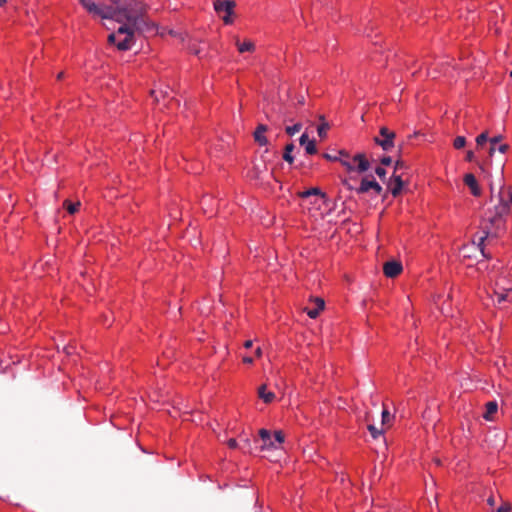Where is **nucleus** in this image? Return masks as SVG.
Listing matches in <instances>:
<instances>
[{
	"mask_svg": "<svg viewBox=\"0 0 512 512\" xmlns=\"http://www.w3.org/2000/svg\"><path fill=\"white\" fill-rule=\"evenodd\" d=\"M83 7L93 16L102 19H112L122 25L116 32L108 36V42L114 44L118 50H129L134 44L135 33L152 31L155 28L147 16L149 6L145 2L130 1L118 10L100 8L92 0H79Z\"/></svg>",
	"mask_w": 512,
	"mask_h": 512,
	"instance_id": "nucleus-1",
	"label": "nucleus"
},
{
	"mask_svg": "<svg viewBox=\"0 0 512 512\" xmlns=\"http://www.w3.org/2000/svg\"><path fill=\"white\" fill-rule=\"evenodd\" d=\"M498 204L494 206V215L485 223H483L482 236L479 237L478 240V248L483 257L489 258L485 253L484 242L488 238H496L498 237V225L502 219V217L506 216L510 212V204H512V187H505V185H501L500 190L497 195Z\"/></svg>",
	"mask_w": 512,
	"mask_h": 512,
	"instance_id": "nucleus-2",
	"label": "nucleus"
},
{
	"mask_svg": "<svg viewBox=\"0 0 512 512\" xmlns=\"http://www.w3.org/2000/svg\"><path fill=\"white\" fill-rule=\"evenodd\" d=\"M379 133L382 138L375 137L374 142L381 146V148L385 151L391 150L394 147V139L396 137L395 132L383 126L380 128Z\"/></svg>",
	"mask_w": 512,
	"mask_h": 512,
	"instance_id": "nucleus-3",
	"label": "nucleus"
},
{
	"mask_svg": "<svg viewBox=\"0 0 512 512\" xmlns=\"http://www.w3.org/2000/svg\"><path fill=\"white\" fill-rule=\"evenodd\" d=\"M369 190H373L377 195L382 193V187L374 179L369 180L367 177L361 180L360 186L356 189L358 194H364Z\"/></svg>",
	"mask_w": 512,
	"mask_h": 512,
	"instance_id": "nucleus-4",
	"label": "nucleus"
},
{
	"mask_svg": "<svg viewBox=\"0 0 512 512\" xmlns=\"http://www.w3.org/2000/svg\"><path fill=\"white\" fill-rule=\"evenodd\" d=\"M403 270V266L400 261L391 260L387 261L383 265V272L388 278L397 277Z\"/></svg>",
	"mask_w": 512,
	"mask_h": 512,
	"instance_id": "nucleus-5",
	"label": "nucleus"
},
{
	"mask_svg": "<svg viewBox=\"0 0 512 512\" xmlns=\"http://www.w3.org/2000/svg\"><path fill=\"white\" fill-rule=\"evenodd\" d=\"M503 139L502 135H497L489 139L490 148L488 151L489 157H493L496 151L505 154L509 150L508 144H498Z\"/></svg>",
	"mask_w": 512,
	"mask_h": 512,
	"instance_id": "nucleus-6",
	"label": "nucleus"
},
{
	"mask_svg": "<svg viewBox=\"0 0 512 512\" xmlns=\"http://www.w3.org/2000/svg\"><path fill=\"white\" fill-rule=\"evenodd\" d=\"M236 6L232 0H215L214 9L218 14H233V9Z\"/></svg>",
	"mask_w": 512,
	"mask_h": 512,
	"instance_id": "nucleus-7",
	"label": "nucleus"
},
{
	"mask_svg": "<svg viewBox=\"0 0 512 512\" xmlns=\"http://www.w3.org/2000/svg\"><path fill=\"white\" fill-rule=\"evenodd\" d=\"M268 131V126L264 124H259L256 127V130L253 133V137L256 143L261 146H266L268 144V139L265 136V133Z\"/></svg>",
	"mask_w": 512,
	"mask_h": 512,
	"instance_id": "nucleus-8",
	"label": "nucleus"
},
{
	"mask_svg": "<svg viewBox=\"0 0 512 512\" xmlns=\"http://www.w3.org/2000/svg\"><path fill=\"white\" fill-rule=\"evenodd\" d=\"M353 162H357V167L355 169L359 173H364L370 168V163L363 153L356 154L353 157Z\"/></svg>",
	"mask_w": 512,
	"mask_h": 512,
	"instance_id": "nucleus-9",
	"label": "nucleus"
},
{
	"mask_svg": "<svg viewBox=\"0 0 512 512\" xmlns=\"http://www.w3.org/2000/svg\"><path fill=\"white\" fill-rule=\"evenodd\" d=\"M300 145L305 146V150L307 154H315L317 153L315 140H309L308 135L303 133L299 139Z\"/></svg>",
	"mask_w": 512,
	"mask_h": 512,
	"instance_id": "nucleus-10",
	"label": "nucleus"
},
{
	"mask_svg": "<svg viewBox=\"0 0 512 512\" xmlns=\"http://www.w3.org/2000/svg\"><path fill=\"white\" fill-rule=\"evenodd\" d=\"M464 183L470 188L471 193L474 196H480L481 190H480L477 180L473 174H466L464 177Z\"/></svg>",
	"mask_w": 512,
	"mask_h": 512,
	"instance_id": "nucleus-11",
	"label": "nucleus"
},
{
	"mask_svg": "<svg viewBox=\"0 0 512 512\" xmlns=\"http://www.w3.org/2000/svg\"><path fill=\"white\" fill-rule=\"evenodd\" d=\"M390 186H391V188H390V190H391V194H392L394 197L398 196V195L400 194V192H401V190H402L403 186H404V182H403V180H402L401 176H400V175H395V174H394V175L391 177V183H390Z\"/></svg>",
	"mask_w": 512,
	"mask_h": 512,
	"instance_id": "nucleus-12",
	"label": "nucleus"
},
{
	"mask_svg": "<svg viewBox=\"0 0 512 512\" xmlns=\"http://www.w3.org/2000/svg\"><path fill=\"white\" fill-rule=\"evenodd\" d=\"M324 305H325V303H324L323 299L316 298L315 299V307L314 308H306L305 311L310 318L315 319L318 317L320 311H322L324 309Z\"/></svg>",
	"mask_w": 512,
	"mask_h": 512,
	"instance_id": "nucleus-13",
	"label": "nucleus"
},
{
	"mask_svg": "<svg viewBox=\"0 0 512 512\" xmlns=\"http://www.w3.org/2000/svg\"><path fill=\"white\" fill-rule=\"evenodd\" d=\"M259 436L263 441L262 449L276 448V445H274V441L272 440L271 434L268 430L260 429Z\"/></svg>",
	"mask_w": 512,
	"mask_h": 512,
	"instance_id": "nucleus-14",
	"label": "nucleus"
},
{
	"mask_svg": "<svg viewBox=\"0 0 512 512\" xmlns=\"http://www.w3.org/2000/svg\"><path fill=\"white\" fill-rule=\"evenodd\" d=\"M485 413L483 414V418L488 421H492L494 418V415L496 414L498 410V404L496 401H490L486 403L485 405Z\"/></svg>",
	"mask_w": 512,
	"mask_h": 512,
	"instance_id": "nucleus-15",
	"label": "nucleus"
},
{
	"mask_svg": "<svg viewBox=\"0 0 512 512\" xmlns=\"http://www.w3.org/2000/svg\"><path fill=\"white\" fill-rule=\"evenodd\" d=\"M235 44L240 53L253 52L255 50V44L251 40H245L244 42H240V40L237 38Z\"/></svg>",
	"mask_w": 512,
	"mask_h": 512,
	"instance_id": "nucleus-16",
	"label": "nucleus"
},
{
	"mask_svg": "<svg viewBox=\"0 0 512 512\" xmlns=\"http://www.w3.org/2000/svg\"><path fill=\"white\" fill-rule=\"evenodd\" d=\"M258 396L261 398L265 403H271L275 399V394L273 392L267 391L266 385H261L258 388Z\"/></svg>",
	"mask_w": 512,
	"mask_h": 512,
	"instance_id": "nucleus-17",
	"label": "nucleus"
},
{
	"mask_svg": "<svg viewBox=\"0 0 512 512\" xmlns=\"http://www.w3.org/2000/svg\"><path fill=\"white\" fill-rule=\"evenodd\" d=\"M338 156H339V159L337 161H339L348 171H353L355 170V167L354 165L352 164V162L348 159L349 158V155L347 152L345 151H339L338 152Z\"/></svg>",
	"mask_w": 512,
	"mask_h": 512,
	"instance_id": "nucleus-18",
	"label": "nucleus"
},
{
	"mask_svg": "<svg viewBox=\"0 0 512 512\" xmlns=\"http://www.w3.org/2000/svg\"><path fill=\"white\" fill-rule=\"evenodd\" d=\"M294 148L295 145L293 143H289L285 146L283 159L289 164H292L294 162V157L292 156V151L294 150Z\"/></svg>",
	"mask_w": 512,
	"mask_h": 512,
	"instance_id": "nucleus-19",
	"label": "nucleus"
},
{
	"mask_svg": "<svg viewBox=\"0 0 512 512\" xmlns=\"http://www.w3.org/2000/svg\"><path fill=\"white\" fill-rule=\"evenodd\" d=\"M80 207H81L80 201L69 202L68 200H66V212L67 213L75 214L76 212L79 211Z\"/></svg>",
	"mask_w": 512,
	"mask_h": 512,
	"instance_id": "nucleus-20",
	"label": "nucleus"
},
{
	"mask_svg": "<svg viewBox=\"0 0 512 512\" xmlns=\"http://www.w3.org/2000/svg\"><path fill=\"white\" fill-rule=\"evenodd\" d=\"M267 171V165L265 164V162L263 161L262 164H255L254 165V176L256 178H260L261 175Z\"/></svg>",
	"mask_w": 512,
	"mask_h": 512,
	"instance_id": "nucleus-21",
	"label": "nucleus"
},
{
	"mask_svg": "<svg viewBox=\"0 0 512 512\" xmlns=\"http://www.w3.org/2000/svg\"><path fill=\"white\" fill-rule=\"evenodd\" d=\"M329 127L330 126H329L328 122L320 123V125L317 127V133L320 138H325L327 136V131H328Z\"/></svg>",
	"mask_w": 512,
	"mask_h": 512,
	"instance_id": "nucleus-22",
	"label": "nucleus"
},
{
	"mask_svg": "<svg viewBox=\"0 0 512 512\" xmlns=\"http://www.w3.org/2000/svg\"><path fill=\"white\" fill-rule=\"evenodd\" d=\"M489 133L488 131H484L483 133H481L480 135L477 136L476 138V144H477V147H481L484 143H486L488 140H489Z\"/></svg>",
	"mask_w": 512,
	"mask_h": 512,
	"instance_id": "nucleus-23",
	"label": "nucleus"
},
{
	"mask_svg": "<svg viewBox=\"0 0 512 512\" xmlns=\"http://www.w3.org/2000/svg\"><path fill=\"white\" fill-rule=\"evenodd\" d=\"M301 128H302V124L301 123H296L293 126H287L285 128V131H286V133L288 135L293 136L294 134L299 132L301 130Z\"/></svg>",
	"mask_w": 512,
	"mask_h": 512,
	"instance_id": "nucleus-24",
	"label": "nucleus"
},
{
	"mask_svg": "<svg viewBox=\"0 0 512 512\" xmlns=\"http://www.w3.org/2000/svg\"><path fill=\"white\" fill-rule=\"evenodd\" d=\"M512 509L511 504L508 501L501 499V504L496 508V512H510Z\"/></svg>",
	"mask_w": 512,
	"mask_h": 512,
	"instance_id": "nucleus-25",
	"label": "nucleus"
},
{
	"mask_svg": "<svg viewBox=\"0 0 512 512\" xmlns=\"http://www.w3.org/2000/svg\"><path fill=\"white\" fill-rule=\"evenodd\" d=\"M311 195H322L323 196V194L321 193V191L318 188H311V189L304 191L300 194V196L302 198H307Z\"/></svg>",
	"mask_w": 512,
	"mask_h": 512,
	"instance_id": "nucleus-26",
	"label": "nucleus"
},
{
	"mask_svg": "<svg viewBox=\"0 0 512 512\" xmlns=\"http://www.w3.org/2000/svg\"><path fill=\"white\" fill-rule=\"evenodd\" d=\"M393 416L389 413L387 409H384L382 412V425H390Z\"/></svg>",
	"mask_w": 512,
	"mask_h": 512,
	"instance_id": "nucleus-27",
	"label": "nucleus"
},
{
	"mask_svg": "<svg viewBox=\"0 0 512 512\" xmlns=\"http://www.w3.org/2000/svg\"><path fill=\"white\" fill-rule=\"evenodd\" d=\"M465 144H466L465 137L464 136H458V137L455 138L453 145H454V147L456 149H461V148H463L465 146Z\"/></svg>",
	"mask_w": 512,
	"mask_h": 512,
	"instance_id": "nucleus-28",
	"label": "nucleus"
},
{
	"mask_svg": "<svg viewBox=\"0 0 512 512\" xmlns=\"http://www.w3.org/2000/svg\"><path fill=\"white\" fill-rule=\"evenodd\" d=\"M368 430L374 439L383 434V430L377 429L374 425H368Z\"/></svg>",
	"mask_w": 512,
	"mask_h": 512,
	"instance_id": "nucleus-29",
	"label": "nucleus"
},
{
	"mask_svg": "<svg viewBox=\"0 0 512 512\" xmlns=\"http://www.w3.org/2000/svg\"><path fill=\"white\" fill-rule=\"evenodd\" d=\"M274 443L282 444L284 442V434L282 431H275L274 433Z\"/></svg>",
	"mask_w": 512,
	"mask_h": 512,
	"instance_id": "nucleus-30",
	"label": "nucleus"
},
{
	"mask_svg": "<svg viewBox=\"0 0 512 512\" xmlns=\"http://www.w3.org/2000/svg\"><path fill=\"white\" fill-rule=\"evenodd\" d=\"M509 291H512V288L507 289L505 293L498 294V300H497L498 303H502V302H504V301H506L508 299V292Z\"/></svg>",
	"mask_w": 512,
	"mask_h": 512,
	"instance_id": "nucleus-31",
	"label": "nucleus"
},
{
	"mask_svg": "<svg viewBox=\"0 0 512 512\" xmlns=\"http://www.w3.org/2000/svg\"><path fill=\"white\" fill-rule=\"evenodd\" d=\"M375 173L381 179L385 178V176H386V170L383 167H380V166L376 167Z\"/></svg>",
	"mask_w": 512,
	"mask_h": 512,
	"instance_id": "nucleus-32",
	"label": "nucleus"
},
{
	"mask_svg": "<svg viewBox=\"0 0 512 512\" xmlns=\"http://www.w3.org/2000/svg\"><path fill=\"white\" fill-rule=\"evenodd\" d=\"M323 157L329 161H337L339 159L338 153L337 154L324 153Z\"/></svg>",
	"mask_w": 512,
	"mask_h": 512,
	"instance_id": "nucleus-33",
	"label": "nucleus"
},
{
	"mask_svg": "<svg viewBox=\"0 0 512 512\" xmlns=\"http://www.w3.org/2000/svg\"><path fill=\"white\" fill-rule=\"evenodd\" d=\"M227 445L231 449H235V448L238 447V443H237L236 439H234V438L229 439L228 442H227Z\"/></svg>",
	"mask_w": 512,
	"mask_h": 512,
	"instance_id": "nucleus-34",
	"label": "nucleus"
},
{
	"mask_svg": "<svg viewBox=\"0 0 512 512\" xmlns=\"http://www.w3.org/2000/svg\"><path fill=\"white\" fill-rule=\"evenodd\" d=\"M487 504L491 507V508H494L495 504H496V499L493 495L489 496L488 499H487Z\"/></svg>",
	"mask_w": 512,
	"mask_h": 512,
	"instance_id": "nucleus-35",
	"label": "nucleus"
},
{
	"mask_svg": "<svg viewBox=\"0 0 512 512\" xmlns=\"http://www.w3.org/2000/svg\"><path fill=\"white\" fill-rule=\"evenodd\" d=\"M392 162V159L390 156H385L381 159V164L385 165V166H388L390 165Z\"/></svg>",
	"mask_w": 512,
	"mask_h": 512,
	"instance_id": "nucleus-36",
	"label": "nucleus"
},
{
	"mask_svg": "<svg viewBox=\"0 0 512 512\" xmlns=\"http://www.w3.org/2000/svg\"><path fill=\"white\" fill-rule=\"evenodd\" d=\"M231 15L232 14H227L226 13V14H224L222 16V20L224 21V23H226V24H231L232 23Z\"/></svg>",
	"mask_w": 512,
	"mask_h": 512,
	"instance_id": "nucleus-37",
	"label": "nucleus"
},
{
	"mask_svg": "<svg viewBox=\"0 0 512 512\" xmlns=\"http://www.w3.org/2000/svg\"><path fill=\"white\" fill-rule=\"evenodd\" d=\"M474 158H475V155H474V152L473 151H468L466 153V160L469 161V162H473L474 161Z\"/></svg>",
	"mask_w": 512,
	"mask_h": 512,
	"instance_id": "nucleus-38",
	"label": "nucleus"
},
{
	"mask_svg": "<svg viewBox=\"0 0 512 512\" xmlns=\"http://www.w3.org/2000/svg\"><path fill=\"white\" fill-rule=\"evenodd\" d=\"M242 441H243V443H244V448L250 449V447H251V443H250L249 438H247V437H246V438H243V439H242Z\"/></svg>",
	"mask_w": 512,
	"mask_h": 512,
	"instance_id": "nucleus-39",
	"label": "nucleus"
},
{
	"mask_svg": "<svg viewBox=\"0 0 512 512\" xmlns=\"http://www.w3.org/2000/svg\"><path fill=\"white\" fill-rule=\"evenodd\" d=\"M404 167V162L401 160L396 161L395 170L402 169Z\"/></svg>",
	"mask_w": 512,
	"mask_h": 512,
	"instance_id": "nucleus-40",
	"label": "nucleus"
},
{
	"mask_svg": "<svg viewBox=\"0 0 512 512\" xmlns=\"http://www.w3.org/2000/svg\"><path fill=\"white\" fill-rule=\"evenodd\" d=\"M243 362L245 364H252L253 363V359L251 357H249V356H245V357H243Z\"/></svg>",
	"mask_w": 512,
	"mask_h": 512,
	"instance_id": "nucleus-41",
	"label": "nucleus"
},
{
	"mask_svg": "<svg viewBox=\"0 0 512 512\" xmlns=\"http://www.w3.org/2000/svg\"><path fill=\"white\" fill-rule=\"evenodd\" d=\"M343 185H344L347 189H349V190H353V189H354V188H353V186H352V185H351L347 180H344V181H343Z\"/></svg>",
	"mask_w": 512,
	"mask_h": 512,
	"instance_id": "nucleus-42",
	"label": "nucleus"
},
{
	"mask_svg": "<svg viewBox=\"0 0 512 512\" xmlns=\"http://www.w3.org/2000/svg\"><path fill=\"white\" fill-rule=\"evenodd\" d=\"M252 345H253L252 340H247V341L244 343V347H245V348H247V349L251 348V347H252Z\"/></svg>",
	"mask_w": 512,
	"mask_h": 512,
	"instance_id": "nucleus-43",
	"label": "nucleus"
},
{
	"mask_svg": "<svg viewBox=\"0 0 512 512\" xmlns=\"http://www.w3.org/2000/svg\"><path fill=\"white\" fill-rule=\"evenodd\" d=\"M255 355H256L257 357H260V356L262 355V350H261V348H260V347H258V348L255 350Z\"/></svg>",
	"mask_w": 512,
	"mask_h": 512,
	"instance_id": "nucleus-44",
	"label": "nucleus"
},
{
	"mask_svg": "<svg viewBox=\"0 0 512 512\" xmlns=\"http://www.w3.org/2000/svg\"><path fill=\"white\" fill-rule=\"evenodd\" d=\"M161 95H162L163 98H165V97L169 96V93H168L167 90L166 91H161Z\"/></svg>",
	"mask_w": 512,
	"mask_h": 512,
	"instance_id": "nucleus-45",
	"label": "nucleus"
},
{
	"mask_svg": "<svg viewBox=\"0 0 512 512\" xmlns=\"http://www.w3.org/2000/svg\"><path fill=\"white\" fill-rule=\"evenodd\" d=\"M304 101H305V100H304V97H303V96H301V97L298 99V104H299V105H303V104H304Z\"/></svg>",
	"mask_w": 512,
	"mask_h": 512,
	"instance_id": "nucleus-46",
	"label": "nucleus"
},
{
	"mask_svg": "<svg viewBox=\"0 0 512 512\" xmlns=\"http://www.w3.org/2000/svg\"><path fill=\"white\" fill-rule=\"evenodd\" d=\"M319 120L321 121V123H322V122H326V121H325V118H324V116H323V115H320V116H319Z\"/></svg>",
	"mask_w": 512,
	"mask_h": 512,
	"instance_id": "nucleus-47",
	"label": "nucleus"
},
{
	"mask_svg": "<svg viewBox=\"0 0 512 512\" xmlns=\"http://www.w3.org/2000/svg\"><path fill=\"white\" fill-rule=\"evenodd\" d=\"M6 2L7 0H0V7L3 6Z\"/></svg>",
	"mask_w": 512,
	"mask_h": 512,
	"instance_id": "nucleus-48",
	"label": "nucleus"
},
{
	"mask_svg": "<svg viewBox=\"0 0 512 512\" xmlns=\"http://www.w3.org/2000/svg\"><path fill=\"white\" fill-rule=\"evenodd\" d=\"M63 76V72L58 73V78H61Z\"/></svg>",
	"mask_w": 512,
	"mask_h": 512,
	"instance_id": "nucleus-49",
	"label": "nucleus"
},
{
	"mask_svg": "<svg viewBox=\"0 0 512 512\" xmlns=\"http://www.w3.org/2000/svg\"><path fill=\"white\" fill-rule=\"evenodd\" d=\"M479 168H480L482 171H484V167H483V165H482V164H480V165H479Z\"/></svg>",
	"mask_w": 512,
	"mask_h": 512,
	"instance_id": "nucleus-50",
	"label": "nucleus"
},
{
	"mask_svg": "<svg viewBox=\"0 0 512 512\" xmlns=\"http://www.w3.org/2000/svg\"><path fill=\"white\" fill-rule=\"evenodd\" d=\"M490 190H491V192H493V185L492 184L490 185Z\"/></svg>",
	"mask_w": 512,
	"mask_h": 512,
	"instance_id": "nucleus-51",
	"label": "nucleus"
},
{
	"mask_svg": "<svg viewBox=\"0 0 512 512\" xmlns=\"http://www.w3.org/2000/svg\"><path fill=\"white\" fill-rule=\"evenodd\" d=\"M510 77L512 78V71L510 72Z\"/></svg>",
	"mask_w": 512,
	"mask_h": 512,
	"instance_id": "nucleus-52",
	"label": "nucleus"
}]
</instances>
